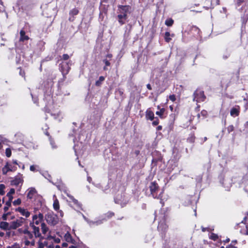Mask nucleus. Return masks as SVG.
<instances>
[{"mask_svg": "<svg viewBox=\"0 0 248 248\" xmlns=\"http://www.w3.org/2000/svg\"><path fill=\"white\" fill-rule=\"evenodd\" d=\"M103 62L105 63L106 66H109L110 63L108 60L105 59L103 60Z\"/></svg>", "mask_w": 248, "mask_h": 248, "instance_id": "37998d69", "label": "nucleus"}, {"mask_svg": "<svg viewBox=\"0 0 248 248\" xmlns=\"http://www.w3.org/2000/svg\"><path fill=\"white\" fill-rule=\"evenodd\" d=\"M53 208L55 210H58L59 209V203L58 200L57 199L54 201Z\"/></svg>", "mask_w": 248, "mask_h": 248, "instance_id": "a878e982", "label": "nucleus"}, {"mask_svg": "<svg viewBox=\"0 0 248 248\" xmlns=\"http://www.w3.org/2000/svg\"><path fill=\"white\" fill-rule=\"evenodd\" d=\"M128 202V201L127 199L125 198L124 196H123L122 194L121 195H117L115 198V203L120 204L122 207L125 205Z\"/></svg>", "mask_w": 248, "mask_h": 248, "instance_id": "6e6552de", "label": "nucleus"}, {"mask_svg": "<svg viewBox=\"0 0 248 248\" xmlns=\"http://www.w3.org/2000/svg\"><path fill=\"white\" fill-rule=\"evenodd\" d=\"M162 129V126L159 125V126H158L157 127V129L158 130H160Z\"/></svg>", "mask_w": 248, "mask_h": 248, "instance_id": "e2e57ef3", "label": "nucleus"}, {"mask_svg": "<svg viewBox=\"0 0 248 248\" xmlns=\"http://www.w3.org/2000/svg\"><path fill=\"white\" fill-rule=\"evenodd\" d=\"M4 198H3L2 202L1 201V200L0 199V207L1 206L2 203H3L4 202Z\"/></svg>", "mask_w": 248, "mask_h": 248, "instance_id": "052dcab7", "label": "nucleus"}, {"mask_svg": "<svg viewBox=\"0 0 248 248\" xmlns=\"http://www.w3.org/2000/svg\"><path fill=\"white\" fill-rule=\"evenodd\" d=\"M9 206H8L7 205H6L4 207V210L5 211H6L8 210V208H9Z\"/></svg>", "mask_w": 248, "mask_h": 248, "instance_id": "680f3d73", "label": "nucleus"}, {"mask_svg": "<svg viewBox=\"0 0 248 248\" xmlns=\"http://www.w3.org/2000/svg\"><path fill=\"white\" fill-rule=\"evenodd\" d=\"M151 194L154 198H156L160 200V203H162V195L163 191H162L160 193L157 195V193L159 189V186L155 182H151L149 186Z\"/></svg>", "mask_w": 248, "mask_h": 248, "instance_id": "f03ea898", "label": "nucleus"}, {"mask_svg": "<svg viewBox=\"0 0 248 248\" xmlns=\"http://www.w3.org/2000/svg\"><path fill=\"white\" fill-rule=\"evenodd\" d=\"M41 230L43 234H46L48 230V229L45 223H41Z\"/></svg>", "mask_w": 248, "mask_h": 248, "instance_id": "5701e85b", "label": "nucleus"}, {"mask_svg": "<svg viewBox=\"0 0 248 248\" xmlns=\"http://www.w3.org/2000/svg\"><path fill=\"white\" fill-rule=\"evenodd\" d=\"M78 13V10L77 9L74 8L70 12V15L72 16H76Z\"/></svg>", "mask_w": 248, "mask_h": 248, "instance_id": "2f4dec72", "label": "nucleus"}, {"mask_svg": "<svg viewBox=\"0 0 248 248\" xmlns=\"http://www.w3.org/2000/svg\"><path fill=\"white\" fill-rule=\"evenodd\" d=\"M29 192L27 194V198L32 199L37 193L36 189L33 187H31L28 189Z\"/></svg>", "mask_w": 248, "mask_h": 248, "instance_id": "4468645a", "label": "nucleus"}, {"mask_svg": "<svg viewBox=\"0 0 248 248\" xmlns=\"http://www.w3.org/2000/svg\"><path fill=\"white\" fill-rule=\"evenodd\" d=\"M70 197V198L71 199V200H72L73 202L76 205H77L78 206H79L80 205H79V203H78V200H77L76 199H75L73 196H69Z\"/></svg>", "mask_w": 248, "mask_h": 248, "instance_id": "473e14b6", "label": "nucleus"}, {"mask_svg": "<svg viewBox=\"0 0 248 248\" xmlns=\"http://www.w3.org/2000/svg\"><path fill=\"white\" fill-rule=\"evenodd\" d=\"M247 217H245L243 220L238 225H240V227L242 228L240 229V232L241 233L245 235H248V224H246L244 221H246Z\"/></svg>", "mask_w": 248, "mask_h": 248, "instance_id": "1a4fd4ad", "label": "nucleus"}, {"mask_svg": "<svg viewBox=\"0 0 248 248\" xmlns=\"http://www.w3.org/2000/svg\"><path fill=\"white\" fill-rule=\"evenodd\" d=\"M16 188L17 187H19V188L17 189V190H19L21 186L23 183V176L22 174H21L20 173L16 175Z\"/></svg>", "mask_w": 248, "mask_h": 248, "instance_id": "9b49d317", "label": "nucleus"}, {"mask_svg": "<svg viewBox=\"0 0 248 248\" xmlns=\"http://www.w3.org/2000/svg\"><path fill=\"white\" fill-rule=\"evenodd\" d=\"M30 170L31 171H34L35 170V166L34 165H31L30 166Z\"/></svg>", "mask_w": 248, "mask_h": 248, "instance_id": "49530a36", "label": "nucleus"}, {"mask_svg": "<svg viewBox=\"0 0 248 248\" xmlns=\"http://www.w3.org/2000/svg\"><path fill=\"white\" fill-rule=\"evenodd\" d=\"M245 190L248 192V185L246 186L245 187Z\"/></svg>", "mask_w": 248, "mask_h": 248, "instance_id": "774afa93", "label": "nucleus"}, {"mask_svg": "<svg viewBox=\"0 0 248 248\" xmlns=\"http://www.w3.org/2000/svg\"><path fill=\"white\" fill-rule=\"evenodd\" d=\"M0 228L4 230H11L16 229V222L13 221L11 223L7 222H1L0 223Z\"/></svg>", "mask_w": 248, "mask_h": 248, "instance_id": "423d86ee", "label": "nucleus"}, {"mask_svg": "<svg viewBox=\"0 0 248 248\" xmlns=\"http://www.w3.org/2000/svg\"><path fill=\"white\" fill-rule=\"evenodd\" d=\"M46 222L50 225H55L59 222L58 216L53 212H48L45 217Z\"/></svg>", "mask_w": 248, "mask_h": 248, "instance_id": "7ed1b4c3", "label": "nucleus"}, {"mask_svg": "<svg viewBox=\"0 0 248 248\" xmlns=\"http://www.w3.org/2000/svg\"><path fill=\"white\" fill-rule=\"evenodd\" d=\"M169 98L172 102L175 101L176 100L175 96L174 94L170 95L169 96Z\"/></svg>", "mask_w": 248, "mask_h": 248, "instance_id": "58836bf2", "label": "nucleus"}, {"mask_svg": "<svg viewBox=\"0 0 248 248\" xmlns=\"http://www.w3.org/2000/svg\"><path fill=\"white\" fill-rule=\"evenodd\" d=\"M170 33L169 32H166L165 34V39L167 42H169L171 38L170 37Z\"/></svg>", "mask_w": 248, "mask_h": 248, "instance_id": "c85d7f7f", "label": "nucleus"}, {"mask_svg": "<svg viewBox=\"0 0 248 248\" xmlns=\"http://www.w3.org/2000/svg\"><path fill=\"white\" fill-rule=\"evenodd\" d=\"M193 97V101H196L198 103L204 101L206 98L203 91L198 89L194 92Z\"/></svg>", "mask_w": 248, "mask_h": 248, "instance_id": "39448f33", "label": "nucleus"}, {"mask_svg": "<svg viewBox=\"0 0 248 248\" xmlns=\"http://www.w3.org/2000/svg\"><path fill=\"white\" fill-rule=\"evenodd\" d=\"M226 248H237L233 246L232 244H230L229 246L227 247Z\"/></svg>", "mask_w": 248, "mask_h": 248, "instance_id": "3c124183", "label": "nucleus"}, {"mask_svg": "<svg viewBox=\"0 0 248 248\" xmlns=\"http://www.w3.org/2000/svg\"><path fill=\"white\" fill-rule=\"evenodd\" d=\"M15 192V190L14 188H11L10 191L7 194V196H9L10 194L13 195Z\"/></svg>", "mask_w": 248, "mask_h": 248, "instance_id": "ea45409f", "label": "nucleus"}, {"mask_svg": "<svg viewBox=\"0 0 248 248\" xmlns=\"http://www.w3.org/2000/svg\"><path fill=\"white\" fill-rule=\"evenodd\" d=\"M5 186L3 184L0 185V195H3L4 194V189Z\"/></svg>", "mask_w": 248, "mask_h": 248, "instance_id": "7c9ffc66", "label": "nucleus"}, {"mask_svg": "<svg viewBox=\"0 0 248 248\" xmlns=\"http://www.w3.org/2000/svg\"><path fill=\"white\" fill-rule=\"evenodd\" d=\"M19 74L20 76H21L22 77H25V72L24 71H23L20 68H19Z\"/></svg>", "mask_w": 248, "mask_h": 248, "instance_id": "a19ab883", "label": "nucleus"}, {"mask_svg": "<svg viewBox=\"0 0 248 248\" xmlns=\"http://www.w3.org/2000/svg\"><path fill=\"white\" fill-rule=\"evenodd\" d=\"M5 10L4 6L1 1H0V13L4 12Z\"/></svg>", "mask_w": 248, "mask_h": 248, "instance_id": "4c0bfd02", "label": "nucleus"}, {"mask_svg": "<svg viewBox=\"0 0 248 248\" xmlns=\"http://www.w3.org/2000/svg\"><path fill=\"white\" fill-rule=\"evenodd\" d=\"M43 218V215L42 214L40 213L38 216L34 215L33 217L32 220L33 224H35L36 225H38L40 222H41Z\"/></svg>", "mask_w": 248, "mask_h": 248, "instance_id": "9d476101", "label": "nucleus"}, {"mask_svg": "<svg viewBox=\"0 0 248 248\" xmlns=\"http://www.w3.org/2000/svg\"><path fill=\"white\" fill-rule=\"evenodd\" d=\"M118 11L119 14L117 16L118 22L121 25L124 24V20L127 19V13L129 12L131 7L129 5H118Z\"/></svg>", "mask_w": 248, "mask_h": 248, "instance_id": "f257e3e1", "label": "nucleus"}, {"mask_svg": "<svg viewBox=\"0 0 248 248\" xmlns=\"http://www.w3.org/2000/svg\"><path fill=\"white\" fill-rule=\"evenodd\" d=\"M153 124L155 126L158 125L159 124V121L157 118H156V119L153 122Z\"/></svg>", "mask_w": 248, "mask_h": 248, "instance_id": "79ce46f5", "label": "nucleus"}, {"mask_svg": "<svg viewBox=\"0 0 248 248\" xmlns=\"http://www.w3.org/2000/svg\"><path fill=\"white\" fill-rule=\"evenodd\" d=\"M233 130H234V127H233V126L232 125H229L227 127V131H228L229 133H230V132H231L232 131H233Z\"/></svg>", "mask_w": 248, "mask_h": 248, "instance_id": "e433bc0d", "label": "nucleus"}, {"mask_svg": "<svg viewBox=\"0 0 248 248\" xmlns=\"http://www.w3.org/2000/svg\"><path fill=\"white\" fill-rule=\"evenodd\" d=\"M17 231L20 233H24L25 239L26 240L25 241V244H26V245H29V244L30 243V242L27 240L32 239V238H33L32 234L31 232H29L26 229H25L24 230H22L21 229H18ZM34 243H35V242L33 240H32L31 242V245H34Z\"/></svg>", "mask_w": 248, "mask_h": 248, "instance_id": "20e7f679", "label": "nucleus"}, {"mask_svg": "<svg viewBox=\"0 0 248 248\" xmlns=\"http://www.w3.org/2000/svg\"><path fill=\"white\" fill-rule=\"evenodd\" d=\"M46 244V242H42L40 240L38 242V248H44L45 245Z\"/></svg>", "mask_w": 248, "mask_h": 248, "instance_id": "72a5a7b5", "label": "nucleus"}, {"mask_svg": "<svg viewBox=\"0 0 248 248\" xmlns=\"http://www.w3.org/2000/svg\"><path fill=\"white\" fill-rule=\"evenodd\" d=\"M90 227H93L94 226H97L102 223V221L101 220H98L95 221L89 220L87 222Z\"/></svg>", "mask_w": 248, "mask_h": 248, "instance_id": "6ab92c4d", "label": "nucleus"}, {"mask_svg": "<svg viewBox=\"0 0 248 248\" xmlns=\"http://www.w3.org/2000/svg\"><path fill=\"white\" fill-rule=\"evenodd\" d=\"M25 220V219L24 218H22V217H21L20 218V220H18L17 219H16V228L17 227H18L19 226H20L21 225L22 223H23V222Z\"/></svg>", "mask_w": 248, "mask_h": 248, "instance_id": "c756f323", "label": "nucleus"}, {"mask_svg": "<svg viewBox=\"0 0 248 248\" xmlns=\"http://www.w3.org/2000/svg\"><path fill=\"white\" fill-rule=\"evenodd\" d=\"M211 238L213 240H216V239L217 238V236L213 234L212 235Z\"/></svg>", "mask_w": 248, "mask_h": 248, "instance_id": "8fccbe9b", "label": "nucleus"}, {"mask_svg": "<svg viewBox=\"0 0 248 248\" xmlns=\"http://www.w3.org/2000/svg\"><path fill=\"white\" fill-rule=\"evenodd\" d=\"M147 88L149 90H152V87H151V85H150V84H148L147 85Z\"/></svg>", "mask_w": 248, "mask_h": 248, "instance_id": "4d7b16f0", "label": "nucleus"}, {"mask_svg": "<svg viewBox=\"0 0 248 248\" xmlns=\"http://www.w3.org/2000/svg\"><path fill=\"white\" fill-rule=\"evenodd\" d=\"M21 202V201L20 199H16V205H19Z\"/></svg>", "mask_w": 248, "mask_h": 248, "instance_id": "09e8293b", "label": "nucleus"}, {"mask_svg": "<svg viewBox=\"0 0 248 248\" xmlns=\"http://www.w3.org/2000/svg\"><path fill=\"white\" fill-rule=\"evenodd\" d=\"M231 51L230 49H226L223 55V58L224 59H228L231 55Z\"/></svg>", "mask_w": 248, "mask_h": 248, "instance_id": "4be33fe9", "label": "nucleus"}, {"mask_svg": "<svg viewBox=\"0 0 248 248\" xmlns=\"http://www.w3.org/2000/svg\"><path fill=\"white\" fill-rule=\"evenodd\" d=\"M64 238L65 239V240L67 242H72L73 241V239L72 238V236L71 235V234L68 232H66L64 236Z\"/></svg>", "mask_w": 248, "mask_h": 248, "instance_id": "412c9836", "label": "nucleus"}, {"mask_svg": "<svg viewBox=\"0 0 248 248\" xmlns=\"http://www.w3.org/2000/svg\"><path fill=\"white\" fill-rule=\"evenodd\" d=\"M62 246H63V247H67V243H63L62 244Z\"/></svg>", "mask_w": 248, "mask_h": 248, "instance_id": "0e129e2a", "label": "nucleus"}, {"mask_svg": "<svg viewBox=\"0 0 248 248\" xmlns=\"http://www.w3.org/2000/svg\"><path fill=\"white\" fill-rule=\"evenodd\" d=\"M158 230L163 233H165L168 229V226L164 222H160L158 226Z\"/></svg>", "mask_w": 248, "mask_h": 248, "instance_id": "ddd939ff", "label": "nucleus"}, {"mask_svg": "<svg viewBox=\"0 0 248 248\" xmlns=\"http://www.w3.org/2000/svg\"><path fill=\"white\" fill-rule=\"evenodd\" d=\"M16 211H18L21 215L25 217H28L30 215V212L27 211L26 209L22 208L21 207H18L17 209H16Z\"/></svg>", "mask_w": 248, "mask_h": 248, "instance_id": "2eb2a0df", "label": "nucleus"}, {"mask_svg": "<svg viewBox=\"0 0 248 248\" xmlns=\"http://www.w3.org/2000/svg\"><path fill=\"white\" fill-rule=\"evenodd\" d=\"M108 217H111L114 215L113 213H108Z\"/></svg>", "mask_w": 248, "mask_h": 248, "instance_id": "603ef678", "label": "nucleus"}, {"mask_svg": "<svg viewBox=\"0 0 248 248\" xmlns=\"http://www.w3.org/2000/svg\"><path fill=\"white\" fill-rule=\"evenodd\" d=\"M32 227L33 230V232L36 237H40L41 236V234L40 233L39 228L38 227H36L34 225H32Z\"/></svg>", "mask_w": 248, "mask_h": 248, "instance_id": "aec40b11", "label": "nucleus"}, {"mask_svg": "<svg viewBox=\"0 0 248 248\" xmlns=\"http://www.w3.org/2000/svg\"><path fill=\"white\" fill-rule=\"evenodd\" d=\"M6 155L7 157H10L11 155V151L10 149L7 148L5 151Z\"/></svg>", "mask_w": 248, "mask_h": 248, "instance_id": "f704fd0d", "label": "nucleus"}, {"mask_svg": "<svg viewBox=\"0 0 248 248\" xmlns=\"http://www.w3.org/2000/svg\"><path fill=\"white\" fill-rule=\"evenodd\" d=\"M165 112L164 108H161L159 111L156 112V114L159 116L160 118H163V115Z\"/></svg>", "mask_w": 248, "mask_h": 248, "instance_id": "bb28decb", "label": "nucleus"}, {"mask_svg": "<svg viewBox=\"0 0 248 248\" xmlns=\"http://www.w3.org/2000/svg\"><path fill=\"white\" fill-rule=\"evenodd\" d=\"M201 113H202V115H205V114H206V111H202V112H201Z\"/></svg>", "mask_w": 248, "mask_h": 248, "instance_id": "338daca9", "label": "nucleus"}, {"mask_svg": "<svg viewBox=\"0 0 248 248\" xmlns=\"http://www.w3.org/2000/svg\"><path fill=\"white\" fill-rule=\"evenodd\" d=\"M3 140H2L1 142H0V149H2L3 147Z\"/></svg>", "mask_w": 248, "mask_h": 248, "instance_id": "13d9d810", "label": "nucleus"}, {"mask_svg": "<svg viewBox=\"0 0 248 248\" xmlns=\"http://www.w3.org/2000/svg\"><path fill=\"white\" fill-rule=\"evenodd\" d=\"M69 56L67 54H64L62 56V59L64 61L67 60L69 58Z\"/></svg>", "mask_w": 248, "mask_h": 248, "instance_id": "c9c22d12", "label": "nucleus"}, {"mask_svg": "<svg viewBox=\"0 0 248 248\" xmlns=\"http://www.w3.org/2000/svg\"><path fill=\"white\" fill-rule=\"evenodd\" d=\"M12 202V201H10V200H8V201L6 202V205H7L8 206H10L11 205Z\"/></svg>", "mask_w": 248, "mask_h": 248, "instance_id": "a18cd8bd", "label": "nucleus"}, {"mask_svg": "<svg viewBox=\"0 0 248 248\" xmlns=\"http://www.w3.org/2000/svg\"><path fill=\"white\" fill-rule=\"evenodd\" d=\"M82 217L83 218L87 221V222L88 221L89 219H88L84 215L82 214Z\"/></svg>", "mask_w": 248, "mask_h": 248, "instance_id": "bf43d9fd", "label": "nucleus"}, {"mask_svg": "<svg viewBox=\"0 0 248 248\" xmlns=\"http://www.w3.org/2000/svg\"><path fill=\"white\" fill-rule=\"evenodd\" d=\"M45 177L48 180H49V181H50L49 178L51 177L50 175H49L48 174H46V176H45Z\"/></svg>", "mask_w": 248, "mask_h": 248, "instance_id": "864d4df0", "label": "nucleus"}, {"mask_svg": "<svg viewBox=\"0 0 248 248\" xmlns=\"http://www.w3.org/2000/svg\"><path fill=\"white\" fill-rule=\"evenodd\" d=\"M92 180V178H91V177H90V176H88V177H87V181H88L89 183H91V182Z\"/></svg>", "mask_w": 248, "mask_h": 248, "instance_id": "5fc2aeb1", "label": "nucleus"}, {"mask_svg": "<svg viewBox=\"0 0 248 248\" xmlns=\"http://www.w3.org/2000/svg\"><path fill=\"white\" fill-rule=\"evenodd\" d=\"M6 197L8 198V200H10V201H12V200H13V196H12V194H10L9 196H7L6 195Z\"/></svg>", "mask_w": 248, "mask_h": 248, "instance_id": "de8ad7c7", "label": "nucleus"}, {"mask_svg": "<svg viewBox=\"0 0 248 248\" xmlns=\"http://www.w3.org/2000/svg\"><path fill=\"white\" fill-rule=\"evenodd\" d=\"M70 69V66L69 62H62L60 64V70L63 77H65L68 73Z\"/></svg>", "mask_w": 248, "mask_h": 248, "instance_id": "0eeeda50", "label": "nucleus"}, {"mask_svg": "<svg viewBox=\"0 0 248 248\" xmlns=\"http://www.w3.org/2000/svg\"><path fill=\"white\" fill-rule=\"evenodd\" d=\"M16 136L18 137V138L19 139V143H22V142L24 141V136L21 133H18L17 135L16 134Z\"/></svg>", "mask_w": 248, "mask_h": 248, "instance_id": "cd10ccee", "label": "nucleus"}, {"mask_svg": "<svg viewBox=\"0 0 248 248\" xmlns=\"http://www.w3.org/2000/svg\"><path fill=\"white\" fill-rule=\"evenodd\" d=\"M230 114L233 117L238 116L239 114V107L237 106V108H232L231 110Z\"/></svg>", "mask_w": 248, "mask_h": 248, "instance_id": "f3484780", "label": "nucleus"}, {"mask_svg": "<svg viewBox=\"0 0 248 248\" xmlns=\"http://www.w3.org/2000/svg\"><path fill=\"white\" fill-rule=\"evenodd\" d=\"M5 103V100L3 98L0 97V106H2Z\"/></svg>", "mask_w": 248, "mask_h": 248, "instance_id": "c03bdc74", "label": "nucleus"}, {"mask_svg": "<svg viewBox=\"0 0 248 248\" xmlns=\"http://www.w3.org/2000/svg\"><path fill=\"white\" fill-rule=\"evenodd\" d=\"M173 20L171 18H169L165 21V24L168 26H171L173 24Z\"/></svg>", "mask_w": 248, "mask_h": 248, "instance_id": "393cba45", "label": "nucleus"}, {"mask_svg": "<svg viewBox=\"0 0 248 248\" xmlns=\"http://www.w3.org/2000/svg\"><path fill=\"white\" fill-rule=\"evenodd\" d=\"M102 2H108V0H102L101 1V4H102Z\"/></svg>", "mask_w": 248, "mask_h": 248, "instance_id": "69168bd1", "label": "nucleus"}, {"mask_svg": "<svg viewBox=\"0 0 248 248\" xmlns=\"http://www.w3.org/2000/svg\"><path fill=\"white\" fill-rule=\"evenodd\" d=\"M16 165H18L19 168L21 167L23 170L24 169V165L23 164L18 165L16 162Z\"/></svg>", "mask_w": 248, "mask_h": 248, "instance_id": "6e6d98bb", "label": "nucleus"}, {"mask_svg": "<svg viewBox=\"0 0 248 248\" xmlns=\"http://www.w3.org/2000/svg\"><path fill=\"white\" fill-rule=\"evenodd\" d=\"M14 167L11 163L7 162L2 169V172L3 174H6L8 172L14 170Z\"/></svg>", "mask_w": 248, "mask_h": 248, "instance_id": "f8f14e48", "label": "nucleus"}, {"mask_svg": "<svg viewBox=\"0 0 248 248\" xmlns=\"http://www.w3.org/2000/svg\"><path fill=\"white\" fill-rule=\"evenodd\" d=\"M146 118L153 121L154 119V113L150 109H148L146 111Z\"/></svg>", "mask_w": 248, "mask_h": 248, "instance_id": "a211bd4d", "label": "nucleus"}, {"mask_svg": "<svg viewBox=\"0 0 248 248\" xmlns=\"http://www.w3.org/2000/svg\"><path fill=\"white\" fill-rule=\"evenodd\" d=\"M104 80L105 78L103 76H100L99 79L95 82V85L96 86H100Z\"/></svg>", "mask_w": 248, "mask_h": 248, "instance_id": "b1692460", "label": "nucleus"}, {"mask_svg": "<svg viewBox=\"0 0 248 248\" xmlns=\"http://www.w3.org/2000/svg\"><path fill=\"white\" fill-rule=\"evenodd\" d=\"M29 39V37L28 36L26 35L25 31L23 30H21L20 31L19 41L24 42L25 41H27Z\"/></svg>", "mask_w": 248, "mask_h": 248, "instance_id": "dca6fc26", "label": "nucleus"}]
</instances>
